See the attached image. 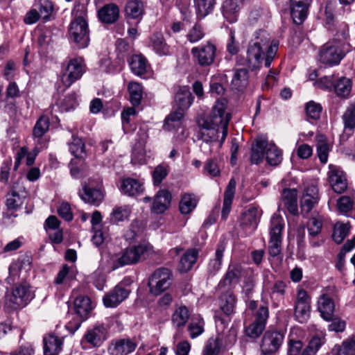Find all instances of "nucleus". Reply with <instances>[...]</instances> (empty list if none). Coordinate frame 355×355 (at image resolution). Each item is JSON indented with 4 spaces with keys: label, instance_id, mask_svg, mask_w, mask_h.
I'll use <instances>...</instances> for the list:
<instances>
[{
    "label": "nucleus",
    "instance_id": "nucleus-1",
    "mask_svg": "<svg viewBox=\"0 0 355 355\" xmlns=\"http://www.w3.org/2000/svg\"><path fill=\"white\" fill-rule=\"evenodd\" d=\"M226 100H218L209 116L199 121L200 136L203 141L210 144L218 142L219 147L223 145L227 136L231 120V115L226 112Z\"/></svg>",
    "mask_w": 355,
    "mask_h": 355
},
{
    "label": "nucleus",
    "instance_id": "nucleus-2",
    "mask_svg": "<svg viewBox=\"0 0 355 355\" xmlns=\"http://www.w3.org/2000/svg\"><path fill=\"white\" fill-rule=\"evenodd\" d=\"M278 47V41L271 40L269 33L266 31H256L247 49L246 66L252 71L259 69L264 62L265 67H269Z\"/></svg>",
    "mask_w": 355,
    "mask_h": 355
},
{
    "label": "nucleus",
    "instance_id": "nucleus-3",
    "mask_svg": "<svg viewBox=\"0 0 355 355\" xmlns=\"http://www.w3.org/2000/svg\"><path fill=\"white\" fill-rule=\"evenodd\" d=\"M349 28L345 23H340L336 26L333 39L324 44L319 51V60L329 67L340 64L345 55L352 51L349 42Z\"/></svg>",
    "mask_w": 355,
    "mask_h": 355
},
{
    "label": "nucleus",
    "instance_id": "nucleus-4",
    "mask_svg": "<svg viewBox=\"0 0 355 355\" xmlns=\"http://www.w3.org/2000/svg\"><path fill=\"white\" fill-rule=\"evenodd\" d=\"M74 19L71 22L69 35V38L80 49L89 45V35L87 21L86 9L83 5H78L74 9Z\"/></svg>",
    "mask_w": 355,
    "mask_h": 355
},
{
    "label": "nucleus",
    "instance_id": "nucleus-5",
    "mask_svg": "<svg viewBox=\"0 0 355 355\" xmlns=\"http://www.w3.org/2000/svg\"><path fill=\"white\" fill-rule=\"evenodd\" d=\"M154 252L153 247L148 243L126 248L121 254L112 257V270L126 265L134 264L141 259H146Z\"/></svg>",
    "mask_w": 355,
    "mask_h": 355
},
{
    "label": "nucleus",
    "instance_id": "nucleus-6",
    "mask_svg": "<svg viewBox=\"0 0 355 355\" xmlns=\"http://www.w3.org/2000/svg\"><path fill=\"white\" fill-rule=\"evenodd\" d=\"M193 101V97L188 87L179 88L175 96V102L178 110L170 114L165 119L164 127L166 130H171L181 127L184 111L189 109Z\"/></svg>",
    "mask_w": 355,
    "mask_h": 355
},
{
    "label": "nucleus",
    "instance_id": "nucleus-7",
    "mask_svg": "<svg viewBox=\"0 0 355 355\" xmlns=\"http://www.w3.org/2000/svg\"><path fill=\"white\" fill-rule=\"evenodd\" d=\"M86 69V64L82 57L69 59L63 67L60 78L62 86H59L58 89L64 91L69 88L73 83L81 78Z\"/></svg>",
    "mask_w": 355,
    "mask_h": 355
},
{
    "label": "nucleus",
    "instance_id": "nucleus-8",
    "mask_svg": "<svg viewBox=\"0 0 355 355\" xmlns=\"http://www.w3.org/2000/svg\"><path fill=\"white\" fill-rule=\"evenodd\" d=\"M284 226L283 218L277 214H273L270 220L268 241V252L273 258L282 259V234Z\"/></svg>",
    "mask_w": 355,
    "mask_h": 355
},
{
    "label": "nucleus",
    "instance_id": "nucleus-9",
    "mask_svg": "<svg viewBox=\"0 0 355 355\" xmlns=\"http://www.w3.org/2000/svg\"><path fill=\"white\" fill-rule=\"evenodd\" d=\"M172 277V272L166 268H159L154 270L148 279L150 293L155 295L162 293L171 286Z\"/></svg>",
    "mask_w": 355,
    "mask_h": 355
},
{
    "label": "nucleus",
    "instance_id": "nucleus-10",
    "mask_svg": "<svg viewBox=\"0 0 355 355\" xmlns=\"http://www.w3.org/2000/svg\"><path fill=\"white\" fill-rule=\"evenodd\" d=\"M33 298L34 293L26 283L15 286L6 295V300L13 309L27 305Z\"/></svg>",
    "mask_w": 355,
    "mask_h": 355
},
{
    "label": "nucleus",
    "instance_id": "nucleus-11",
    "mask_svg": "<svg viewBox=\"0 0 355 355\" xmlns=\"http://www.w3.org/2000/svg\"><path fill=\"white\" fill-rule=\"evenodd\" d=\"M325 338L322 336H313L309 343L308 346L302 351L303 344L302 341L289 340L287 355H315L320 347L324 343Z\"/></svg>",
    "mask_w": 355,
    "mask_h": 355
},
{
    "label": "nucleus",
    "instance_id": "nucleus-12",
    "mask_svg": "<svg viewBox=\"0 0 355 355\" xmlns=\"http://www.w3.org/2000/svg\"><path fill=\"white\" fill-rule=\"evenodd\" d=\"M284 335L279 331H267L261 341V352L262 355L275 354L284 340Z\"/></svg>",
    "mask_w": 355,
    "mask_h": 355
},
{
    "label": "nucleus",
    "instance_id": "nucleus-13",
    "mask_svg": "<svg viewBox=\"0 0 355 355\" xmlns=\"http://www.w3.org/2000/svg\"><path fill=\"white\" fill-rule=\"evenodd\" d=\"M269 311L266 305H261L254 313L255 320L245 329V334L252 338H258L265 329Z\"/></svg>",
    "mask_w": 355,
    "mask_h": 355
},
{
    "label": "nucleus",
    "instance_id": "nucleus-14",
    "mask_svg": "<svg viewBox=\"0 0 355 355\" xmlns=\"http://www.w3.org/2000/svg\"><path fill=\"white\" fill-rule=\"evenodd\" d=\"M193 58L202 67L211 65L215 59L216 47L211 42L191 49Z\"/></svg>",
    "mask_w": 355,
    "mask_h": 355
},
{
    "label": "nucleus",
    "instance_id": "nucleus-15",
    "mask_svg": "<svg viewBox=\"0 0 355 355\" xmlns=\"http://www.w3.org/2000/svg\"><path fill=\"white\" fill-rule=\"evenodd\" d=\"M107 338V328L103 324H96L87 329L83 339L93 347H100Z\"/></svg>",
    "mask_w": 355,
    "mask_h": 355
},
{
    "label": "nucleus",
    "instance_id": "nucleus-16",
    "mask_svg": "<svg viewBox=\"0 0 355 355\" xmlns=\"http://www.w3.org/2000/svg\"><path fill=\"white\" fill-rule=\"evenodd\" d=\"M312 0H290V10L293 20L301 24L307 17Z\"/></svg>",
    "mask_w": 355,
    "mask_h": 355
},
{
    "label": "nucleus",
    "instance_id": "nucleus-17",
    "mask_svg": "<svg viewBox=\"0 0 355 355\" xmlns=\"http://www.w3.org/2000/svg\"><path fill=\"white\" fill-rule=\"evenodd\" d=\"M119 190L123 195L136 197L141 195L145 190L144 182L133 178H124L120 182Z\"/></svg>",
    "mask_w": 355,
    "mask_h": 355
},
{
    "label": "nucleus",
    "instance_id": "nucleus-18",
    "mask_svg": "<svg viewBox=\"0 0 355 355\" xmlns=\"http://www.w3.org/2000/svg\"><path fill=\"white\" fill-rule=\"evenodd\" d=\"M261 210L252 207L243 212L240 220V225L245 230L246 234H250L257 229Z\"/></svg>",
    "mask_w": 355,
    "mask_h": 355
},
{
    "label": "nucleus",
    "instance_id": "nucleus-19",
    "mask_svg": "<svg viewBox=\"0 0 355 355\" xmlns=\"http://www.w3.org/2000/svg\"><path fill=\"white\" fill-rule=\"evenodd\" d=\"M243 270L240 264L231 263L223 279L218 284L219 288H233L236 285L241 277L243 275Z\"/></svg>",
    "mask_w": 355,
    "mask_h": 355
},
{
    "label": "nucleus",
    "instance_id": "nucleus-20",
    "mask_svg": "<svg viewBox=\"0 0 355 355\" xmlns=\"http://www.w3.org/2000/svg\"><path fill=\"white\" fill-rule=\"evenodd\" d=\"M328 180L331 188L336 193H341L347 189L345 175L343 172L336 166H329Z\"/></svg>",
    "mask_w": 355,
    "mask_h": 355
},
{
    "label": "nucleus",
    "instance_id": "nucleus-21",
    "mask_svg": "<svg viewBox=\"0 0 355 355\" xmlns=\"http://www.w3.org/2000/svg\"><path fill=\"white\" fill-rule=\"evenodd\" d=\"M137 345L129 338L118 339L110 344L107 351L110 355H128L135 351Z\"/></svg>",
    "mask_w": 355,
    "mask_h": 355
},
{
    "label": "nucleus",
    "instance_id": "nucleus-22",
    "mask_svg": "<svg viewBox=\"0 0 355 355\" xmlns=\"http://www.w3.org/2000/svg\"><path fill=\"white\" fill-rule=\"evenodd\" d=\"M129 294L130 291L128 288L117 285L112 291L103 297V304L106 307H116L125 300Z\"/></svg>",
    "mask_w": 355,
    "mask_h": 355
},
{
    "label": "nucleus",
    "instance_id": "nucleus-23",
    "mask_svg": "<svg viewBox=\"0 0 355 355\" xmlns=\"http://www.w3.org/2000/svg\"><path fill=\"white\" fill-rule=\"evenodd\" d=\"M78 194L85 202L95 206L99 205L104 198L103 193L100 188H94L87 184L83 186Z\"/></svg>",
    "mask_w": 355,
    "mask_h": 355
},
{
    "label": "nucleus",
    "instance_id": "nucleus-24",
    "mask_svg": "<svg viewBox=\"0 0 355 355\" xmlns=\"http://www.w3.org/2000/svg\"><path fill=\"white\" fill-rule=\"evenodd\" d=\"M148 46L159 56L168 55L170 53L169 46L166 43L162 33L159 32L149 37Z\"/></svg>",
    "mask_w": 355,
    "mask_h": 355
},
{
    "label": "nucleus",
    "instance_id": "nucleus-25",
    "mask_svg": "<svg viewBox=\"0 0 355 355\" xmlns=\"http://www.w3.org/2000/svg\"><path fill=\"white\" fill-rule=\"evenodd\" d=\"M132 72L138 76H144L150 71V67L146 58L141 54L133 55L129 61Z\"/></svg>",
    "mask_w": 355,
    "mask_h": 355
},
{
    "label": "nucleus",
    "instance_id": "nucleus-26",
    "mask_svg": "<svg viewBox=\"0 0 355 355\" xmlns=\"http://www.w3.org/2000/svg\"><path fill=\"white\" fill-rule=\"evenodd\" d=\"M171 201V194L166 189L159 191L155 196L151 208L152 211L155 214L164 213L169 207Z\"/></svg>",
    "mask_w": 355,
    "mask_h": 355
},
{
    "label": "nucleus",
    "instance_id": "nucleus-27",
    "mask_svg": "<svg viewBox=\"0 0 355 355\" xmlns=\"http://www.w3.org/2000/svg\"><path fill=\"white\" fill-rule=\"evenodd\" d=\"M76 313L83 320H86L90 315L94 305L89 297L85 295L77 297L73 302Z\"/></svg>",
    "mask_w": 355,
    "mask_h": 355
},
{
    "label": "nucleus",
    "instance_id": "nucleus-28",
    "mask_svg": "<svg viewBox=\"0 0 355 355\" xmlns=\"http://www.w3.org/2000/svg\"><path fill=\"white\" fill-rule=\"evenodd\" d=\"M334 309V302L327 295L323 294L318 298V310L324 320L329 321L332 318Z\"/></svg>",
    "mask_w": 355,
    "mask_h": 355
},
{
    "label": "nucleus",
    "instance_id": "nucleus-29",
    "mask_svg": "<svg viewBox=\"0 0 355 355\" xmlns=\"http://www.w3.org/2000/svg\"><path fill=\"white\" fill-rule=\"evenodd\" d=\"M144 12V4L141 0H130L125 8L126 17L135 19L137 22L141 20Z\"/></svg>",
    "mask_w": 355,
    "mask_h": 355
},
{
    "label": "nucleus",
    "instance_id": "nucleus-30",
    "mask_svg": "<svg viewBox=\"0 0 355 355\" xmlns=\"http://www.w3.org/2000/svg\"><path fill=\"white\" fill-rule=\"evenodd\" d=\"M44 355H58L62 347V338L53 334H49L44 338Z\"/></svg>",
    "mask_w": 355,
    "mask_h": 355
},
{
    "label": "nucleus",
    "instance_id": "nucleus-31",
    "mask_svg": "<svg viewBox=\"0 0 355 355\" xmlns=\"http://www.w3.org/2000/svg\"><path fill=\"white\" fill-rule=\"evenodd\" d=\"M98 17L103 23L112 24L119 19V8L114 3L105 5L98 10Z\"/></svg>",
    "mask_w": 355,
    "mask_h": 355
},
{
    "label": "nucleus",
    "instance_id": "nucleus-32",
    "mask_svg": "<svg viewBox=\"0 0 355 355\" xmlns=\"http://www.w3.org/2000/svg\"><path fill=\"white\" fill-rule=\"evenodd\" d=\"M318 199V189L317 187L311 185L304 191L302 199V209L306 212H309L317 203Z\"/></svg>",
    "mask_w": 355,
    "mask_h": 355
},
{
    "label": "nucleus",
    "instance_id": "nucleus-33",
    "mask_svg": "<svg viewBox=\"0 0 355 355\" xmlns=\"http://www.w3.org/2000/svg\"><path fill=\"white\" fill-rule=\"evenodd\" d=\"M265 156L267 162L271 166H277L282 161V152L273 143L266 139Z\"/></svg>",
    "mask_w": 355,
    "mask_h": 355
},
{
    "label": "nucleus",
    "instance_id": "nucleus-34",
    "mask_svg": "<svg viewBox=\"0 0 355 355\" xmlns=\"http://www.w3.org/2000/svg\"><path fill=\"white\" fill-rule=\"evenodd\" d=\"M236 181L231 179L225 189L223 199V206L221 211V217L225 220L230 211L231 205L235 193Z\"/></svg>",
    "mask_w": 355,
    "mask_h": 355
},
{
    "label": "nucleus",
    "instance_id": "nucleus-35",
    "mask_svg": "<svg viewBox=\"0 0 355 355\" xmlns=\"http://www.w3.org/2000/svg\"><path fill=\"white\" fill-rule=\"evenodd\" d=\"M221 10L224 18L230 23L237 21L239 6L236 1L225 0L222 4Z\"/></svg>",
    "mask_w": 355,
    "mask_h": 355
},
{
    "label": "nucleus",
    "instance_id": "nucleus-36",
    "mask_svg": "<svg viewBox=\"0 0 355 355\" xmlns=\"http://www.w3.org/2000/svg\"><path fill=\"white\" fill-rule=\"evenodd\" d=\"M315 140L317 155L321 163L326 164L328 160L331 146L327 141L326 137L324 135H317Z\"/></svg>",
    "mask_w": 355,
    "mask_h": 355
},
{
    "label": "nucleus",
    "instance_id": "nucleus-37",
    "mask_svg": "<svg viewBox=\"0 0 355 355\" xmlns=\"http://www.w3.org/2000/svg\"><path fill=\"white\" fill-rule=\"evenodd\" d=\"M297 196V192L295 189H284L282 196L284 205L293 215L298 213Z\"/></svg>",
    "mask_w": 355,
    "mask_h": 355
},
{
    "label": "nucleus",
    "instance_id": "nucleus-38",
    "mask_svg": "<svg viewBox=\"0 0 355 355\" xmlns=\"http://www.w3.org/2000/svg\"><path fill=\"white\" fill-rule=\"evenodd\" d=\"M198 256V251L196 249H189L187 250L180 261L178 270L181 272H186L191 270L196 263Z\"/></svg>",
    "mask_w": 355,
    "mask_h": 355
},
{
    "label": "nucleus",
    "instance_id": "nucleus-39",
    "mask_svg": "<svg viewBox=\"0 0 355 355\" xmlns=\"http://www.w3.org/2000/svg\"><path fill=\"white\" fill-rule=\"evenodd\" d=\"M266 139L263 137H257L255 142L252 146L251 162L258 164L263 161L265 155Z\"/></svg>",
    "mask_w": 355,
    "mask_h": 355
},
{
    "label": "nucleus",
    "instance_id": "nucleus-40",
    "mask_svg": "<svg viewBox=\"0 0 355 355\" xmlns=\"http://www.w3.org/2000/svg\"><path fill=\"white\" fill-rule=\"evenodd\" d=\"M132 212V208L129 205L116 206L112 209L110 215L111 223H118L128 220Z\"/></svg>",
    "mask_w": 355,
    "mask_h": 355
},
{
    "label": "nucleus",
    "instance_id": "nucleus-41",
    "mask_svg": "<svg viewBox=\"0 0 355 355\" xmlns=\"http://www.w3.org/2000/svg\"><path fill=\"white\" fill-rule=\"evenodd\" d=\"M198 199L191 193H184L182 196L180 203L179 209L182 214L187 215L191 214L196 207Z\"/></svg>",
    "mask_w": 355,
    "mask_h": 355
},
{
    "label": "nucleus",
    "instance_id": "nucleus-42",
    "mask_svg": "<svg viewBox=\"0 0 355 355\" xmlns=\"http://www.w3.org/2000/svg\"><path fill=\"white\" fill-rule=\"evenodd\" d=\"M236 299L232 292H227L220 298V307L223 312L227 315L234 313Z\"/></svg>",
    "mask_w": 355,
    "mask_h": 355
},
{
    "label": "nucleus",
    "instance_id": "nucleus-43",
    "mask_svg": "<svg viewBox=\"0 0 355 355\" xmlns=\"http://www.w3.org/2000/svg\"><path fill=\"white\" fill-rule=\"evenodd\" d=\"M189 318V312L187 306H180L172 315V324L176 328L184 327Z\"/></svg>",
    "mask_w": 355,
    "mask_h": 355
},
{
    "label": "nucleus",
    "instance_id": "nucleus-44",
    "mask_svg": "<svg viewBox=\"0 0 355 355\" xmlns=\"http://www.w3.org/2000/svg\"><path fill=\"white\" fill-rule=\"evenodd\" d=\"M225 247L223 245H218L215 252V257L211 259L207 266V272L211 275H215L221 268L222 259Z\"/></svg>",
    "mask_w": 355,
    "mask_h": 355
},
{
    "label": "nucleus",
    "instance_id": "nucleus-45",
    "mask_svg": "<svg viewBox=\"0 0 355 355\" xmlns=\"http://www.w3.org/2000/svg\"><path fill=\"white\" fill-rule=\"evenodd\" d=\"M349 232L350 225L349 223L337 222L334 225L333 240L338 244L341 243L348 236Z\"/></svg>",
    "mask_w": 355,
    "mask_h": 355
},
{
    "label": "nucleus",
    "instance_id": "nucleus-46",
    "mask_svg": "<svg viewBox=\"0 0 355 355\" xmlns=\"http://www.w3.org/2000/svg\"><path fill=\"white\" fill-rule=\"evenodd\" d=\"M197 15L203 18L212 12L216 0H194Z\"/></svg>",
    "mask_w": 355,
    "mask_h": 355
},
{
    "label": "nucleus",
    "instance_id": "nucleus-47",
    "mask_svg": "<svg viewBox=\"0 0 355 355\" xmlns=\"http://www.w3.org/2000/svg\"><path fill=\"white\" fill-rule=\"evenodd\" d=\"M222 340L219 336L210 338L202 351L203 355H218L222 349Z\"/></svg>",
    "mask_w": 355,
    "mask_h": 355
},
{
    "label": "nucleus",
    "instance_id": "nucleus-48",
    "mask_svg": "<svg viewBox=\"0 0 355 355\" xmlns=\"http://www.w3.org/2000/svg\"><path fill=\"white\" fill-rule=\"evenodd\" d=\"M333 89L337 96L346 98L349 96L351 92V80L347 78H341L336 82V83H334Z\"/></svg>",
    "mask_w": 355,
    "mask_h": 355
},
{
    "label": "nucleus",
    "instance_id": "nucleus-49",
    "mask_svg": "<svg viewBox=\"0 0 355 355\" xmlns=\"http://www.w3.org/2000/svg\"><path fill=\"white\" fill-rule=\"evenodd\" d=\"M34 6L37 8L42 19L47 21L50 19L53 12V4L50 0H40L38 3H35Z\"/></svg>",
    "mask_w": 355,
    "mask_h": 355
},
{
    "label": "nucleus",
    "instance_id": "nucleus-50",
    "mask_svg": "<svg viewBox=\"0 0 355 355\" xmlns=\"http://www.w3.org/2000/svg\"><path fill=\"white\" fill-rule=\"evenodd\" d=\"M332 352L334 355H355V336L343 342L342 345L334 347Z\"/></svg>",
    "mask_w": 355,
    "mask_h": 355
},
{
    "label": "nucleus",
    "instance_id": "nucleus-51",
    "mask_svg": "<svg viewBox=\"0 0 355 355\" xmlns=\"http://www.w3.org/2000/svg\"><path fill=\"white\" fill-rule=\"evenodd\" d=\"M49 119L46 116H42L36 122L33 135L35 139H41L49 129Z\"/></svg>",
    "mask_w": 355,
    "mask_h": 355
},
{
    "label": "nucleus",
    "instance_id": "nucleus-52",
    "mask_svg": "<svg viewBox=\"0 0 355 355\" xmlns=\"http://www.w3.org/2000/svg\"><path fill=\"white\" fill-rule=\"evenodd\" d=\"M248 75L245 69H240L235 71L232 80V86L236 89H241L248 84Z\"/></svg>",
    "mask_w": 355,
    "mask_h": 355
},
{
    "label": "nucleus",
    "instance_id": "nucleus-53",
    "mask_svg": "<svg viewBox=\"0 0 355 355\" xmlns=\"http://www.w3.org/2000/svg\"><path fill=\"white\" fill-rule=\"evenodd\" d=\"M69 151L76 158H84L86 155L85 144L80 138L73 137L69 144Z\"/></svg>",
    "mask_w": 355,
    "mask_h": 355
},
{
    "label": "nucleus",
    "instance_id": "nucleus-54",
    "mask_svg": "<svg viewBox=\"0 0 355 355\" xmlns=\"http://www.w3.org/2000/svg\"><path fill=\"white\" fill-rule=\"evenodd\" d=\"M204 320L200 316L193 317L188 327L190 337L193 339L204 332Z\"/></svg>",
    "mask_w": 355,
    "mask_h": 355
},
{
    "label": "nucleus",
    "instance_id": "nucleus-55",
    "mask_svg": "<svg viewBox=\"0 0 355 355\" xmlns=\"http://www.w3.org/2000/svg\"><path fill=\"white\" fill-rule=\"evenodd\" d=\"M128 92L131 103L133 105H138L143 94L141 85L137 82H131L128 85Z\"/></svg>",
    "mask_w": 355,
    "mask_h": 355
},
{
    "label": "nucleus",
    "instance_id": "nucleus-56",
    "mask_svg": "<svg viewBox=\"0 0 355 355\" xmlns=\"http://www.w3.org/2000/svg\"><path fill=\"white\" fill-rule=\"evenodd\" d=\"M345 130L352 131L355 128V104H351L347 107L343 115Z\"/></svg>",
    "mask_w": 355,
    "mask_h": 355
},
{
    "label": "nucleus",
    "instance_id": "nucleus-57",
    "mask_svg": "<svg viewBox=\"0 0 355 355\" xmlns=\"http://www.w3.org/2000/svg\"><path fill=\"white\" fill-rule=\"evenodd\" d=\"M311 304L295 305V317L296 320L304 323L310 317Z\"/></svg>",
    "mask_w": 355,
    "mask_h": 355
},
{
    "label": "nucleus",
    "instance_id": "nucleus-58",
    "mask_svg": "<svg viewBox=\"0 0 355 355\" xmlns=\"http://www.w3.org/2000/svg\"><path fill=\"white\" fill-rule=\"evenodd\" d=\"M322 227V222L321 218L318 217L311 218L307 223L309 236L314 238L318 236L321 232Z\"/></svg>",
    "mask_w": 355,
    "mask_h": 355
},
{
    "label": "nucleus",
    "instance_id": "nucleus-59",
    "mask_svg": "<svg viewBox=\"0 0 355 355\" xmlns=\"http://www.w3.org/2000/svg\"><path fill=\"white\" fill-rule=\"evenodd\" d=\"M305 110L309 119L316 120L320 116L322 106L314 101H309L306 105Z\"/></svg>",
    "mask_w": 355,
    "mask_h": 355
},
{
    "label": "nucleus",
    "instance_id": "nucleus-60",
    "mask_svg": "<svg viewBox=\"0 0 355 355\" xmlns=\"http://www.w3.org/2000/svg\"><path fill=\"white\" fill-rule=\"evenodd\" d=\"M354 202L349 196H343L337 201V207L342 214H347L353 208Z\"/></svg>",
    "mask_w": 355,
    "mask_h": 355
},
{
    "label": "nucleus",
    "instance_id": "nucleus-61",
    "mask_svg": "<svg viewBox=\"0 0 355 355\" xmlns=\"http://www.w3.org/2000/svg\"><path fill=\"white\" fill-rule=\"evenodd\" d=\"M99 68L101 71L107 73H115L121 69V67L116 63H114L110 58L101 59Z\"/></svg>",
    "mask_w": 355,
    "mask_h": 355
},
{
    "label": "nucleus",
    "instance_id": "nucleus-62",
    "mask_svg": "<svg viewBox=\"0 0 355 355\" xmlns=\"http://www.w3.org/2000/svg\"><path fill=\"white\" fill-rule=\"evenodd\" d=\"M143 231L141 223L138 220L133 221L129 230L125 234L126 240H132L138 236Z\"/></svg>",
    "mask_w": 355,
    "mask_h": 355
},
{
    "label": "nucleus",
    "instance_id": "nucleus-63",
    "mask_svg": "<svg viewBox=\"0 0 355 355\" xmlns=\"http://www.w3.org/2000/svg\"><path fill=\"white\" fill-rule=\"evenodd\" d=\"M205 36L202 28L199 24H195L194 26L189 31L187 38L191 43L200 41Z\"/></svg>",
    "mask_w": 355,
    "mask_h": 355
},
{
    "label": "nucleus",
    "instance_id": "nucleus-64",
    "mask_svg": "<svg viewBox=\"0 0 355 355\" xmlns=\"http://www.w3.org/2000/svg\"><path fill=\"white\" fill-rule=\"evenodd\" d=\"M168 170L166 166L158 165L153 172V179L155 184L159 185L162 181L166 177Z\"/></svg>",
    "mask_w": 355,
    "mask_h": 355
}]
</instances>
